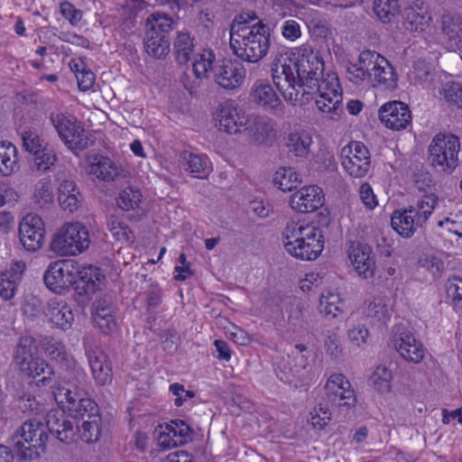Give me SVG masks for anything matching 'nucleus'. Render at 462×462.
Here are the masks:
<instances>
[{
    "label": "nucleus",
    "instance_id": "9b49d317",
    "mask_svg": "<svg viewBox=\"0 0 462 462\" xmlns=\"http://www.w3.org/2000/svg\"><path fill=\"white\" fill-rule=\"evenodd\" d=\"M173 19L160 13L150 14L146 20L143 39L146 52L155 58L163 59L170 52L169 33L173 30Z\"/></svg>",
    "mask_w": 462,
    "mask_h": 462
},
{
    "label": "nucleus",
    "instance_id": "412c9836",
    "mask_svg": "<svg viewBox=\"0 0 462 462\" xmlns=\"http://www.w3.org/2000/svg\"><path fill=\"white\" fill-rule=\"evenodd\" d=\"M347 254L359 277L365 280L374 277L375 261L371 246L361 242H351Z\"/></svg>",
    "mask_w": 462,
    "mask_h": 462
},
{
    "label": "nucleus",
    "instance_id": "473e14b6",
    "mask_svg": "<svg viewBox=\"0 0 462 462\" xmlns=\"http://www.w3.org/2000/svg\"><path fill=\"white\" fill-rule=\"evenodd\" d=\"M253 102L274 111L280 110L282 102L270 84H255L252 92Z\"/></svg>",
    "mask_w": 462,
    "mask_h": 462
},
{
    "label": "nucleus",
    "instance_id": "8fccbe9b",
    "mask_svg": "<svg viewBox=\"0 0 462 462\" xmlns=\"http://www.w3.org/2000/svg\"><path fill=\"white\" fill-rule=\"evenodd\" d=\"M319 309L320 312L326 316L331 315L333 318H336L338 312H342V302L338 295L328 293L327 296H321Z\"/></svg>",
    "mask_w": 462,
    "mask_h": 462
},
{
    "label": "nucleus",
    "instance_id": "5fc2aeb1",
    "mask_svg": "<svg viewBox=\"0 0 462 462\" xmlns=\"http://www.w3.org/2000/svg\"><path fill=\"white\" fill-rule=\"evenodd\" d=\"M331 420V412L327 405L320 403L319 408L310 412V422L314 429L323 430Z\"/></svg>",
    "mask_w": 462,
    "mask_h": 462
},
{
    "label": "nucleus",
    "instance_id": "c85d7f7f",
    "mask_svg": "<svg viewBox=\"0 0 462 462\" xmlns=\"http://www.w3.org/2000/svg\"><path fill=\"white\" fill-rule=\"evenodd\" d=\"M87 356L96 383L98 385L111 383L113 379L112 367L106 354L99 348H95L87 351Z\"/></svg>",
    "mask_w": 462,
    "mask_h": 462
},
{
    "label": "nucleus",
    "instance_id": "5701e85b",
    "mask_svg": "<svg viewBox=\"0 0 462 462\" xmlns=\"http://www.w3.org/2000/svg\"><path fill=\"white\" fill-rule=\"evenodd\" d=\"M379 118L387 128L399 131L411 124V114L408 105L394 100L380 107Z\"/></svg>",
    "mask_w": 462,
    "mask_h": 462
},
{
    "label": "nucleus",
    "instance_id": "bb28decb",
    "mask_svg": "<svg viewBox=\"0 0 462 462\" xmlns=\"http://www.w3.org/2000/svg\"><path fill=\"white\" fill-rule=\"evenodd\" d=\"M402 27L410 32H423L428 26L431 17L423 2L416 0L412 5L404 8L402 12Z\"/></svg>",
    "mask_w": 462,
    "mask_h": 462
},
{
    "label": "nucleus",
    "instance_id": "052dcab7",
    "mask_svg": "<svg viewBox=\"0 0 462 462\" xmlns=\"http://www.w3.org/2000/svg\"><path fill=\"white\" fill-rule=\"evenodd\" d=\"M60 11L62 16L73 26L78 25L82 19V12L69 2H62L60 5Z\"/></svg>",
    "mask_w": 462,
    "mask_h": 462
},
{
    "label": "nucleus",
    "instance_id": "72a5a7b5",
    "mask_svg": "<svg viewBox=\"0 0 462 462\" xmlns=\"http://www.w3.org/2000/svg\"><path fill=\"white\" fill-rule=\"evenodd\" d=\"M393 228L403 237H411L417 227H421L424 224H419L411 213H408V208L403 211H394L391 217Z\"/></svg>",
    "mask_w": 462,
    "mask_h": 462
},
{
    "label": "nucleus",
    "instance_id": "ddd939ff",
    "mask_svg": "<svg viewBox=\"0 0 462 462\" xmlns=\"http://www.w3.org/2000/svg\"><path fill=\"white\" fill-rule=\"evenodd\" d=\"M89 245V233L82 223H67L54 235L51 249L61 256L76 255L88 249Z\"/></svg>",
    "mask_w": 462,
    "mask_h": 462
},
{
    "label": "nucleus",
    "instance_id": "de8ad7c7",
    "mask_svg": "<svg viewBox=\"0 0 462 462\" xmlns=\"http://www.w3.org/2000/svg\"><path fill=\"white\" fill-rule=\"evenodd\" d=\"M365 312L368 317L378 321H384L390 317V312L385 300L381 297H374L370 300Z\"/></svg>",
    "mask_w": 462,
    "mask_h": 462
},
{
    "label": "nucleus",
    "instance_id": "3c124183",
    "mask_svg": "<svg viewBox=\"0 0 462 462\" xmlns=\"http://www.w3.org/2000/svg\"><path fill=\"white\" fill-rule=\"evenodd\" d=\"M445 100L457 108H462V83L448 82L442 89Z\"/></svg>",
    "mask_w": 462,
    "mask_h": 462
},
{
    "label": "nucleus",
    "instance_id": "aec40b11",
    "mask_svg": "<svg viewBox=\"0 0 462 462\" xmlns=\"http://www.w3.org/2000/svg\"><path fill=\"white\" fill-rule=\"evenodd\" d=\"M46 353L51 360L57 362L63 369V374L59 377L69 376V380L84 381V370L75 361L73 356L67 351L65 346L60 342H49L46 347Z\"/></svg>",
    "mask_w": 462,
    "mask_h": 462
},
{
    "label": "nucleus",
    "instance_id": "9d476101",
    "mask_svg": "<svg viewBox=\"0 0 462 462\" xmlns=\"http://www.w3.org/2000/svg\"><path fill=\"white\" fill-rule=\"evenodd\" d=\"M47 422L30 420L23 423L20 430L12 439V445L16 456L21 459L38 458L45 451L49 439Z\"/></svg>",
    "mask_w": 462,
    "mask_h": 462
},
{
    "label": "nucleus",
    "instance_id": "c03bdc74",
    "mask_svg": "<svg viewBox=\"0 0 462 462\" xmlns=\"http://www.w3.org/2000/svg\"><path fill=\"white\" fill-rule=\"evenodd\" d=\"M33 199L34 202L41 208L52 203V186L49 179L44 178L36 183L34 188Z\"/></svg>",
    "mask_w": 462,
    "mask_h": 462
},
{
    "label": "nucleus",
    "instance_id": "338daca9",
    "mask_svg": "<svg viewBox=\"0 0 462 462\" xmlns=\"http://www.w3.org/2000/svg\"><path fill=\"white\" fill-rule=\"evenodd\" d=\"M23 312L31 319L40 316L42 312L41 300L38 298H32L26 300L23 307Z\"/></svg>",
    "mask_w": 462,
    "mask_h": 462
},
{
    "label": "nucleus",
    "instance_id": "423d86ee",
    "mask_svg": "<svg viewBox=\"0 0 462 462\" xmlns=\"http://www.w3.org/2000/svg\"><path fill=\"white\" fill-rule=\"evenodd\" d=\"M101 417L77 421L69 419L64 411L51 410L47 414L48 431L60 442L70 444L82 440L86 443L97 441L101 435Z\"/></svg>",
    "mask_w": 462,
    "mask_h": 462
},
{
    "label": "nucleus",
    "instance_id": "69168bd1",
    "mask_svg": "<svg viewBox=\"0 0 462 462\" xmlns=\"http://www.w3.org/2000/svg\"><path fill=\"white\" fill-rule=\"evenodd\" d=\"M179 263L180 265L175 266V272L178 273L175 279L178 281H185L189 277L193 275V271L189 267V263L187 262V258L184 253H181L179 256Z\"/></svg>",
    "mask_w": 462,
    "mask_h": 462
},
{
    "label": "nucleus",
    "instance_id": "2f4dec72",
    "mask_svg": "<svg viewBox=\"0 0 462 462\" xmlns=\"http://www.w3.org/2000/svg\"><path fill=\"white\" fill-rule=\"evenodd\" d=\"M88 174L104 181H113L119 176L118 166L108 157L96 155L88 167Z\"/></svg>",
    "mask_w": 462,
    "mask_h": 462
},
{
    "label": "nucleus",
    "instance_id": "bf43d9fd",
    "mask_svg": "<svg viewBox=\"0 0 462 462\" xmlns=\"http://www.w3.org/2000/svg\"><path fill=\"white\" fill-rule=\"evenodd\" d=\"M446 292L455 305L462 301V279L459 277H453L448 280L446 283Z\"/></svg>",
    "mask_w": 462,
    "mask_h": 462
},
{
    "label": "nucleus",
    "instance_id": "f03ea898",
    "mask_svg": "<svg viewBox=\"0 0 462 462\" xmlns=\"http://www.w3.org/2000/svg\"><path fill=\"white\" fill-rule=\"evenodd\" d=\"M43 280L46 287L57 294H64L75 285L79 295L90 298L100 290L105 276L96 266L89 265L78 271L73 263L58 261L48 266Z\"/></svg>",
    "mask_w": 462,
    "mask_h": 462
},
{
    "label": "nucleus",
    "instance_id": "ea45409f",
    "mask_svg": "<svg viewBox=\"0 0 462 462\" xmlns=\"http://www.w3.org/2000/svg\"><path fill=\"white\" fill-rule=\"evenodd\" d=\"M400 8L399 0H374L373 10L383 23H390Z\"/></svg>",
    "mask_w": 462,
    "mask_h": 462
},
{
    "label": "nucleus",
    "instance_id": "6e6d98bb",
    "mask_svg": "<svg viewBox=\"0 0 462 462\" xmlns=\"http://www.w3.org/2000/svg\"><path fill=\"white\" fill-rule=\"evenodd\" d=\"M34 158V166L38 171H47L57 161L56 154L53 151L43 148L40 152H37Z\"/></svg>",
    "mask_w": 462,
    "mask_h": 462
},
{
    "label": "nucleus",
    "instance_id": "37998d69",
    "mask_svg": "<svg viewBox=\"0 0 462 462\" xmlns=\"http://www.w3.org/2000/svg\"><path fill=\"white\" fill-rule=\"evenodd\" d=\"M392 379V371L384 365L377 366L370 376L371 383L381 393H389L391 391Z\"/></svg>",
    "mask_w": 462,
    "mask_h": 462
},
{
    "label": "nucleus",
    "instance_id": "dca6fc26",
    "mask_svg": "<svg viewBox=\"0 0 462 462\" xmlns=\"http://www.w3.org/2000/svg\"><path fill=\"white\" fill-rule=\"evenodd\" d=\"M341 164L353 178H364L371 168L368 149L361 142H351L341 150Z\"/></svg>",
    "mask_w": 462,
    "mask_h": 462
},
{
    "label": "nucleus",
    "instance_id": "0e129e2a",
    "mask_svg": "<svg viewBox=\"0 0 462 462\" xmlns=\"http://www.w3.org/2000/svg\"><path fill=\"white\" fill-rule=\"evenodd\" d=\"M170 392L176 396L174 403L177 407H180L185 401L195 396L194 392L185 390L182 384L177 383L170 385Z\"/></svg>",
    "mask_w": 462,
    "mask_h": 462
},
{
    "label": "nucleus",
    "instance_id": "cd10ccee",
    "mask_svg": "<svg viewBox=\"0 0 462 462\" xmlns=\"http://www.w3.org/2000/svg\"><path fill=\"white\" fill-rule=\"evenodd\" d=\"M393 347L407 361L418 364L424 357V347L409 331H402L395 336Z\"/></svg>",
    "mask_w": 462,
    "mask_h": 462
},
{
    "label": "nucleus",
    "instance_id": "603ef678",
    "mask_svg": "<svg viewBox=\"0 0 462 462\" xmlns=\"http://www.w3.org/2000/svg\"><path fill=\"white\" fill-rule=\"evenodd\" d=\"M158 441L160 446L164 448H171L187 443L186 440L179 437L176 430L171 429L168 424L160 432Z\"/></svg>",
    "mask_w": 462,
    "mask_h": 462
},
{
    "label": "nucleus",
    "instance_id": "58836bf2",
    "mask_svg": "<svg viewBox=\"0 0 462 462\" xmlns=\"http://www.w3.org/2000/svg\"><path fill=\"white\" fill-rule=\"evenodd\" d=\"M312 143L311 136L307 132L291 133L288 136L289 152L296 157H306Z\"/></svg>",
    "mask_w": 462,
    "mask_h": 462
},
{
    "label": "nucleus",
    "instance_id": "4be33fe9",
    "mask_svg": "<svg viewBox=\"0 0 462 462\" xmlns=\"http://www.w3.org/2000/svg\"><path fill=\"white\" fill-rule=\"evenodd\" d=\"M248 117L249 116L240 113L233 102L226 101L219 104L217 107L216 116L217 126L220 131L229 134H236L245 130Z\"/></svg>",
    "mask_w": 462,
    "mask_h": 462
},
{
    "label": "nucleus",
    "instance_id": "f3484780",
    "mask_svg": "<svg viewBox=\"0 0 462 462\" xmlns=\"http://www.w3.org/2000/svg\"><path fill=\"white\" fill-rule=\"evenodd\" d=\"M58 186V201L63 210L73 213L79 209L83 201V195L75 181L74 175L65 170L55 174Z\"/></svg>",
    "mask_w": 462,
    "mask_h": 462
},
{
    "label": "nucleus",
    "instance_id": "4c0bfd02",
    "mask_svg": "<svg viewBox=\"0 0 462 462\" xmlns=\"http://www.w3.org/2000/svg\"><path fill=\"white\" fill-rule=\"evenodd\" d=\"M194 39L186 32H179L173 43L174 53L179 64H186L194 53Z\"/></svg>",
    "mask_w": 462,
    "mask_h": 462
},
{
    "label": "nucleus",
    "instance_id": "39448f33",
    "mask_svg": "<svg viewBox=\"0 0 462 462\" xmlns=\"http://www.w3.org/2000/svg\"><path fill=\"white\" fill-rule=\"evenodd\" d=\"M84 381L69 380L61 377L53 386L55 401L68 412L66 416L72 420L81 421L100 417L98 405L90 398L83 397L80 384Z\"/></svg>",
    "mask_w": 462,
    "mask_h": 462
},
{
    "label": "nucleus",
    "instance_id": "7c9ffc66",
    "mask_svg": "<svg viewBox=\"0 0 462 462\" xmlns=\"http://www.w3.org/2000/svg\"><path fill=\"white\" fill-rule=\"evenodd\" d=\"M44 313L51 323L63 330L70 328L74 322V313L71 307L57 299H51L48 301Z\"/></svg>",
    "mask_w": 462,
    "mask_h": 462
},
{
    "label": "nucleus",
    "instance_id": "b1692460",
    "mask_svg": "<svg viewBox=\"0 0 462 462\" xmlns=\"http://www.w3.org/2000/svg\"><path fill=\"white\" fill-rule=\"evenodd\" d=\"M324 204V193L315 185L301 188L291 196V208L300 213H310L317 210Z\"/></svg>",
    "mask_w": 462,
    "mask_h": 462
},
{
    "label": "nucleus",
    "instance_id": "f704fd0d",
    "mask_svg": "<svg viewBox=\"0 0 462 462\" xmlns=\"http://www.w3.org/2000/svg\"><path fill=\"white\" fill-rule=\"evenodd\" d=\"M442 30L453 48H462V16L445 14L442 17Z\"/></svg>",
    "mask_w": 462,
    "mask_h": 462
},
{
    "label": "nucleus",
    "instance_id": "4d7b16f0",
    "mask_svg": "<svg viewBox=\"0 0 462 462\" xmlns=\"http://www.w3.org/2000/svg\"><path fill=\"white\" fill-rule=\"evenodd\" d=\"M163 349L170 355H173L179 346L180 337L174 329H164L159 335Z\"/></svg>",
    "mask_w": 462,
    "mask_h": 462
},
{
    "label": "nucleus",
    "instance_id": "20e7f679",
    "mask_svg": "<svg viewBox=\"0 0 462 462\" xmlns=\"http://www.w3.org/2000/svg\"><path fill=\"white\" fill-rule=\"evenodd\" d=\"M230 48L241 60L257 63L266 56L270 48V30L263 22L253 25L247 23L233 24L230 29Z\"/></svg>",
    "mask_w": 462,
    "mask_h": 462
},
{
    "label": "nucleus",
    "instance_id": "e2e57ef3",
    "mask_svg": "<svg viewBox=\"0 0 462 462\" xmlns=\"http://www.w3.org/2000/svg\"><path fill=\"white\" fill-rule=\"evenodd\" d=\"M282 36L291 42H294L299 39L301 35V30L300 23L292 19H289L283 22L282 25Z\"/></svg>",
    "mask_w": 462,
    "mask_h": 462
},
{
    "label": "nucleus",
    "instance_id": "09e8293b",
    "mask_svg": "<svg viewBox=\"0 0 462 462\" xmlns=\"http://www.w3.org/2000/svg\"><path fill=\"white\" fill-rule=\"evenodd\" d=\"M286 312L288 314V323L296 330L303 326L302 305L297 298H290Z\"/></svg>",
    "mask_w": 462,
    "mask_h": 462
},
{
    "label": "nucleus",
    "instance_id": "c9c22d12",
    "mask_svg": "<svg viewBox=\"0 0 462 462\" xmlns=\"http://www.w3.org/2000/svg\"><path fill=\"white\" fill-rule=\"evenodd\" d=\"M20 168L16 146L10 142L0 143V172L8 176Z\"/></svg>",
    "mask_w": 462,
    "mask_h": 462
},
{
    "label": "nucleus",
    "instance_id": "a19ab883",
    "mask_svg": "<svg viewBox=\"0 0 462 462\" xmlns=\"http://www.w3.org/2000/svg\"><path fill=\"white\" fill-rule=\"evenodd\" d=\"M107 227L113 237L121 243L132 244L134 241V236L129 226L122 222L118 217L110 216L107 220Z\"/></svg>",
    "mask_w": 462,
    "mask_h": 462
},
{
    "label": "nucleus",
    "instance_id": "f257e3e1",
    "mask_svg": "<svg viewBox=\"0 0 462 462\" xmlns=\"http://www.w3.org/2000/svg\"><path fill=\"white\" fill-rule=\"evenodd\" d=\"M271 73L283 98L295 106L325 79L324 61L317 52L299 49L277 55L271 64Z\"/></svg>",
    "mask_w": 462,
    "mask_h": 462
},
{
    "label": "nucleus",
    "instance_id": "a18cd8bd",
    "mask_svg": "<svg viewBox=\"0 0 462 462\" xmlns=\"http://www.w3.org/2000/svg\"><path fill=\"white\" fill-rule=\"evenodd\" d=\"M142 199V194L138 189L126 188L119 193L117 205L125 211L135 209L139 207Z\"/></svg>",
    "mask_w": 462,
    "mask_h": 462
},
{
    "label": "nucleus",
    "instance_id": "864d4df0",
    "mask_svg": "<svg viewBox=\"0 0 462 462\" xmlns=\"http://www.w3.org/2000/svg\"><path fill=\"white\" fill-rule=\"evenodd\" d=\"M22 141L24 150L33 155L44 148L42 144L43 140L35 131L26 130L23 132Z\"/></svg>",
    "mask_w": 462,
    "mask_h": 462
},
{
    "label": "nucleus",
    "instance_id": "6e6552de",
    "mask_svg": "<svg viewBox=\"0 0 462 462\" xmlns=\"http://www.w3.org/2000/svg\"><path fill=\"white\" fill-rule=\"evenodd\" d=\"M282 241L288 254L302 261L317 259L324 249L323 236L319 228L293 221L284 228Z\"/></svg>",
    "mask_w": 462,
    "mask_h": 462
},
{
    "label": "nucleus",
    "instance_id": "2eb2a0df",
    "mask_svg": "<svg viewBox=\"0 0 462 462\" xmlns=\"http://www.w3.org/2000/svg\"><path fill=\"white\" fill-rule=\"evenodd\" d=\"M316 94V105L318 109L324 114H328L332 120H337L343 112L342 93L337 78L332 74H328L323 79L320 85L311 90L310 95Z\"/></svg>",
    "mask_w": 462,
    "mask_h": 462
},
{
    "label": "nucleus",
    "instance_id": "13d9d810",
    "mask_svg": "<svg viewBox=\"0 0 462 462\" xmlns=\"http://www.w3.org/2000/svg\"><path fill=\"white\" fill-rule=\"evenodd\" d=\"M115 306L112 297L105 296L97 300L93 304L92 317L114 316Z\"/></svg>",
    "mask_w": 462,
    "mask_h": 462
},
{
    "label": "nucleus",
    "instance_id": "6ab92c4d",
    "mask_svg": "<svg viewBox=\"0 0 462 462\" xmlns=\"http://www.w3.org/2000/svg\"><path fill=\"white\" fill-rule=\"evenodd\" d=\"M45 228L42 219L36 214H27L19 224V240L28 252H36L42 247Z\"/></svg>",
    "mask_w": 462,
    "mask_h": 462
},
{
    "label": "nucleus",
    "instance_id": "c756f323",
    "mask_svg": "<svg viewBox=\"0 0 462 462\" xmlns=\"http://www.w3.org/2000/svg\"><path fill=\"white\" fill-rule=\"evenodd\" d=\"M26 265L23 261H14L10 268L0 273V296L7 300L14 297Z\"/></svg>",
    "mask_w": 462,
    "mask_h": 462
},
{
    "label": "nucleus",
    "instance_id": "a211bd4d",
    "mask_svg": "<svg viewBox=\"0 0 462 462\" xmlns=\"http://www.w3.org/2000/svg\"><path fill=\"white\" fill-rule=\"evenodd\" d=\"M325 393L328 402L346 411L356 404L355 392L350 383L341 374L329 376L325 384Z\"/></svg>",
    "mask_w": 462,
    "mask_h": 462
},
{
    "label": "nucleus",
    "instance_id": "79ce46f5",
    "mask_svg": "<svg viewBox=\"0 0 462 462\" xmlns=\"http://www.w3.org/2000/svg\"><path fill=\"white\" fill-rule=\"evenodd\" d=\"M300 182L298 173L291 168H280L274 174L273 183L282 191H291Z\"/></svg>",
    "mask_w": 462,
    "mask_h": 462
},
{
    "label": "nucleus",
    "instance_id": "4468645a",
    "mask_svg": "<svg viewBox=\"0 0 462 462\" xmlns=\"http://www.w3.org/2000/svg\"><path fill=\"white\" fill-rule=\"evenodd\" d=\"M459 149V139L456 135L437 134L429 146V161L436 171L451 173L457 166Z\"/></svg>",
    "mask_w": 462,
    "mask_h": 462
},
{
    "label": "nucleus",
    "instance_id": "393cba45",
    "mask_svg": "<svg viewBox=\"0 0 462 462\" xmlns=\"http://www.w3.org/2000/svg\"><path fill=\"white\" fill-rule=\"evenodd\" d=\"M245 131L254 143L270 146L275 141L276 131L273 120L268 117L249 116Z\"/></svg>",
    "mask_w": 462,
    "mask_h": 462
},
{
    "label": "nucleus",
    "instance_id": "f8f14e48",
    "mask_svg": "<svg viewBox=\"0 0 462 462\" xmlns=\"http://www.w3.org/2000/svg\"><path fill=\"white\" fill-rule=\"evenodd\" d=\"M51 122L60 140L75 154L93 145L92 135L88 133L78 119L63 113H51Z\"/></svg>",
    "mask_w": 462,
    "mask_h": 462
},
{
    "label": "nucleus",
    "instance_id": "a878e982",
    "mask_svg": "<svg viewBox=\"0 0 462 462\" xmlns=\"http://www.w3.org/2000/svg\"><path fill=\"white\" fill-rule=\"evenodd\" d=\"M178 162L179 167L194 178L205 180L212 171V164L205 154L182 151Z\"/></svg>",
    "mask_w": 462,
    "mask_h": 462
},
{
    "label": "nucleus",
    "instance_id": "49530a36",
    "mask_svg": "<svg viewBox=\"0 0 462 462\" xmlns=\"http://www.w3.org/2000/svg\"><path fill=\"white\" fill-rule=\"evenodd\" d=\"M437 204L438 197L432 192L424 194L421 199L417 200L416 209L421 210V214L417 219L419 224H425L427 222Z\"/></svg>",
    "mask_w": 462,
    "mask_h": 462
},
{
    "label": "nucleus",
    "instance_id": "7ed1b4c3",
    "mask_svg": "<svg viewBox=\"0 0 462 462\" xmlns=\"http://www.w3.org/2000/svg\"><path fill=\"white\" fill-rule=\"evenodd\" d=\"M346 74L357 86L366 83L373 88L393 89L397 85V76L390 62L373 51H363L356 62H347Z\"/></svg>",
    "mask_w": 462,
    "mask_h": 462
},
{
    "label": "nucleus",
    "instance_id": "e433bc0d",
    "mask_svg": "<svg viewBox=\"0 0 462 462\" xmlns=\"http://www.w3.org/2000/svg\"><path fill=\"white\" fill-rule=\"evenodd\" d=\"M292 361L291 355H288L287 357L282 358L276 368L277 376L285 383H291L292 379L298 376L307 365V357L305 356H300L299 364L292 365Z\"/></svg>",
    "mask_w": 462,
    "mask_h": 462
},
{
    "label": "nucleus",
    "instance_id": "680f3d73",
    "mask_svg": "<svg viewBox=\"0 0 462 462\" xmlns=\"http://www.w3.org/2000/svg\"><path fill=\"white\" fill-rule=\"evenodd\" d=\"M368 335V329L361 324L353 326V328H349L347 331L349 340L356 346H360L363 344H365Z\"/></svg>",
    "mask_w": 462,
    "mask_h": 462
},
{
    "label": "nucleus",
    "instance_id": "1a4fd4ad",
    "mask_svg": "<svg viewBox=\"0 0 462 462\" xmlns=\"http://www.w3.org/2000/svg\"><path fill=\"white\" fill-rule=\"evenodd\" d=\"M14 362L28 377L36 378L42 375L39 380L42 385L49 384L52 381L53 368L37 356L35 339L31 336L19 337L14 351Z\"/></svg>",
    "mask_w": 462,
    "mask_h": 462
},
{
    "label": "nucleus",
    "instance_id": "0eeeda50",
    "mask_svg": "<svg viewBox=\"0 0 462 462\" xmlns=\"http://www.w3.org/2000/svg\"><path fill=\"white\" fill-rule=\"evenodd\" d=\"M216 58L213 51L203 50L193 62V73L198 80L208 78L213 73L215 82L224 89L233 90L239 88L245 78L244 65L236 60H226L214 66Z\"/></svg>",
    "mask_w": 462,
    "mask_h": 462
},
{
    "label": "nucleus",
    "instance_id": "774afa93",
    "mask_svg": "<svg viewBox=\"0 0 462 462\" xmlns=\"http://www.w3.org/2000/svg\"><path fill=\"white\" fill-rule=\"evenodd\" d=\"M78 86L80 90L87 91L90 89L95 83V74L88 69H85L80 74H77Z\"/></svg>",
    "mask_w": 462,
    "mask_h": 462
}]
</instances>
